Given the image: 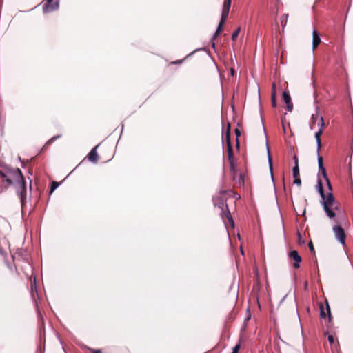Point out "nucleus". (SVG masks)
I'll list each match as a JSON object with an SVG mask.
<instances>
[{
    "instance_id": "obj_32",
    "label": "nucleus",
    "mask_w": 353,
    "mask_h": 353,
    "mask_svg": "<svg viewBox=\"0 0 353 353\" xmlns=\"http://www.w3.org/2000/svg\"><path fill=\"white\" fill-rule=\"evenodd\" d=\"M327 339H328L329 343L331 345L334 344V336L332 335H328Z\"/></svg>"
},
{
    "instance_id": "obj_34",
    "label": "nucleus",
    "mask_w": 353,
    "mask_h": 353,
    "mask_svg": "<svg viewBox=\"0 0 353 353\" xmlns=\"http://www.w3.org/2000/svg\"><path fill=\"white\" fill-rule=\"evenodd\" d=\"M308 246H309L310 250L312 252H314V245H313V243L312 241H310Z\"/></svg>"
},
{
    "instance_id": "obj_36",
    "label": "nucleus",
    "mask_w": 353,
    "mask_h": 353,
    "mask_svg": "<svg viewBox=\"0 0 353 353\" xmlns=\"http://www.w3.org/2000/svg\"><path fill=\"white\" fill-rule=\"evenodd\" d=\"M272 93H275L276 94V84H275V83H272Z\"/></svg>"
},
{
    "instance_id": "obj_8",
    "label": "nucleus",
    "mask_w": 353,
    "mask_h": 353,
    "mask_svg": "<svg viewBox=\"0 0 353 353\" xmlns=\"http://www.w3.org/2000/svg\"><path fill=\"white\" fill-rule=\"evenodd\" d=\"M231 7V0H224L221 17L219 22L225 23Z\"/></svg>"
},
{
    "instance_id": "obj_38",
    "label": "nucleus",
    "mask_w": 353,
    "mask_h": 353,
    "mask_svg": "<svg viewBox=\"0 0 353 353\" xmlns=\"http://www.w3.org/2000/svg\"><path fill=\"white\" fill-rule=\"evenodd\" d=\"M182 60H179L177 61H175V62H173L174 64H179V63H182Z\"/></svg>"
},
{
    "instance_id": "obj_12",
    "label": "nucleus",
    "mask_w": 353,
    "mask_h": 353,
    "mask_svg": "<svg viewBox=\"0 0 353 353\" xmlns=\"http://www.w3.org/2000/svg\"><path fill=\"white\" fill-rule=\"evenodd\" d=\"M289 256L291 259L295 262L293 264L294 268H299L300 267L299 263L301 262V257L296 250H292L289 253Z\"/></svg>"
},
{
    "instance_id": "obj_24",
    "label": "nucleus",
    "mask_w": 353,
    "mask_h": 353,
    "mask_svg": "<svg viewBox=\"0 0 353 353\" xmlns=\"http://www.w3.org/2000/svg\"><path fill=\"white\" fill-rule=\"evenodd\" d=\"M325 122L323 117H320L319 118V122L318 123V126L319 127V130H322L323 131V129L325 128Z\"/></svg>"
},
{
    "instance_id": "obj_27",
    "label": "nucleus",
    "mask_w": 353,
    "mask_h": 353,
    "mask_svg": "<svg viewBox=\"0 0 353 353\" xmlns=\"http://www.w3.org/2000/svg\"><path fill=\"white\" fill-rule=\"evenodd\" d=\"M321 116H319V114H313L312 117V122L313 124L316 123H319V118H320Z\"/></svg>"
},
{
    "instance_id": "obj_10",
    "label": "nucleus",
    "mask_w": 353,
    "mask_h": 353,
    "mask_svg": "<svg viewBox=\"0 0 353 353\" xmlns=\"http://www.w3.org/2000/svg\"><path fill=\"white\" fill-rule=\"evenodd\" d=\"M100 146V145H96L94 148H93L91 151L88 153L87 155V158L89 161L97 163L99 159V157L97 154V150Z\"/></svg>"
},
{
    "instance_id": "obj_4",
    "label": "nucleus",
    "mask_w": 353,
    "mask_h": 353,
    "mask_svg": "<svg viewBox=\"0 0 353 353\" xmlns=\"http://www.w3.org/2000/svg\"><path fill=\"white\" fill-rule=\"evenodd\" d=\"M225 139L227 144V152H228V158L229 161H232L234 160L232 146L230 141V124L228 123L227 129L225 132Z\"/></svg>"
},
{
    "instance_id": "obj_29",
    "label": "nucleus",
    "mask_w": 353,
    "mask_h": 353,
    "mask_svg": "<svg viewBox=\"0 0 353 353\" xmlns=\"http://www.w3.org/2000/svg\"><path fill=\"white\" fill-rule=\"evenodd\" d=\"M268 161H269V164H270V170H272V157L270 156V151H269L268 148Z\"/></svg>"
},
{
    "instance_id": "obj_30",
    "label": "nucleus",
    "mask_w": 353,
    "mask_h": 353,
    "mask_svg": "<svg viewBox=\"0 0 353 353\" xmlns=\"http://www.w3.org/2000/svg\"><path fill=\"white\" fill-rule=\"evenodd\" d=\"M294 183L300 186L301 185V180L300 177L294 178Z\"/></svg>"
},
{
    "instance_id": "obj_7",
    "label": "nucleus",
    "mask_w": 353,
    "mask_h": 353,
    "mask_svg": "<svg viewBox=\"0 0 353 353\" xmlns=\"http://www.w3.org/2000/svg\"><path fill=\"white\" fill-rule=\"evenodd\" d=\"M333 232L336 239L343 245L345 243L346 235L343 228L340 225H335L333 227Z\"/></svg>"
},
{
    "instance_id": "obj_5",
    "label": "nucleus",
    "mask_w": 353,
    "mask_h": 353,
    "mask_svg": "<svg viewBox=\"0 0 353 353\" xmlns=\"http://www.w3.org/2000/svg\"><path fill=\"white\" fill-rule=\"evenodd\" d=\"M15 185L17 187V192L19 196L21 199V203H23L24 199H26V181L24 179V176H22V180H19L17 181Z\"/></svg>"
},
{
    "instance_id": "obj_26",
    "label": "nucleus",
    "mask_w": 353,
    "mask_h": 353,
    "mask_svg": "<svg viewBox=\"0 0 353 353\" xmlns=\"http://www.w3.org/2000/svg\"><path fill=\"white\" fill-rule=\"evenodd\" d=\"M59 183L58 182L53 181L51 183L50 194H51L59 186Z\"/></svg>"
},
{
    "instance_id": "obj_11",
    "label": "nucleus",
    "mask_w": 353,
    "mask_h": 353,
    "mask_svg": "<svg viewBox=\"0 0 353 353\" xmlns=\"http://www.w3.org/2000/svg\"><path fill=\"white\" fill-rule=\"evenodd\" d=\"M283 99L286 104V110L289 112H292L293 110V103L288 91L285 90L283 92Z\"/></svg>"
},
{
    "instance_id": "obj_1",
    "label": "nucleus",
    "mask_w": 353,
    "mask_h": 353,
    "mask_svg": "<svg viewBox=\"0 0 353 353\" xmlns=\"http://www.w3.org/2000/svg\"><path fill=\"white\" fill-rule=\"evenodd\" d=\"M23 174L19 168L6 167L0 170V178L2 182L6 183V188L15 184L17 181L22 180Z\"/></svg>"
},
{
    "instance_id": "obj_3",
    "label": "nucleus",
    "mask_w": 353,
    "mask_h": 353,
    "mask_svg": "<svg viewBox=\"0 0 353 353\" xmlns=\"http://www.w3.org/2000/svg\"><path fill=\"white\" fill-rule=\"evenodd\" d=\"M323 206L324 211L330 219H333L336 216L334 210H338L337 206H334L335 199L332 192H330L327 196L325 195V199H323Z\"/></svg>"
},
{
    "instance_id": "obj_2",
    "label": "nucleus",
    "mask_w": 353,
    "mask_h": 353,
    "mask_svg": "<svg viewBox=\"0 0 353 353\" xmlns=\"http://www.w3.org/2000/svg\"><path fill=\"white\" fill-rule=\"evenodd\" d=\"M225 192H221L220 196H216L214 198V204L215 206L219 207L221 210V216H225L230 223L234 224V221L232 220V216L230 214V212L229 211L228 205L226 203V199L225 198Z\"/></svg>"
},
{
    "instance_id": "obj_13",
    "label": "nucleus",
    "mask_w": 353,
    "mask_h": 353,
    "mask_svg": "<svg viewBox=\"0 0 353 353\" xmlns=\"http://www.w3.org/2000/svg\"><path fill=\"white\" fill-rule=\"evenodd\" d=\"M318 164L319 168V172L323 175L325 179H327L328 177L326 174V170L323 166V159L321 156L318 157Z\"/></svg>"
},
{
    "instance_id": "obj_6",
    "label": "nucleus",
    "mask_w": 353,
    "mask_h": 353,
    "mask_svg": "<svg viewBox=\"0 0 353 353\" xmlns=\"http://www.w3.org/2000/svg\"><path fill=\"white\" fill-rule=\"evenodd\" d=\"M44 1L43 10L46 13L57 10L59 8V0H44Z\"/></svg>"
},
{
    "instance_id": "obj_15",
    "label": "nucleus",
    "mask_w": 353,
    "mask_h": 353,
    "mask_svg": "<svg viewBox=\"0 0 353 353\" xmlns=\"http://www.w3.org/2000/svg\"><path fill=\"white\" fill-rule=\"evenodd\" d=\"M294 166L293 167V169H292L293 177L294 178L300 177L299 168V159H298L297 156L295 155L294 157Z\"/></svg>"
},
{
    "instance_id": "obj_14",
    "label": "nucleus",
    "mask_w": 353,
    "mask_h": 353,
    "mask_svg": "<svg viewBox=\"0 0 353 353\" xmlns=\"http://www.w3.org/2000/svg\"><path fill=\"white\" fill-rule=\"evenodd\" d=\"M312 36H313L312 49L315 50L318 47L319 43H321V38L316 30H314L313 31Z\"/></svg>"
},
{
    "instance_id": "obj_31",
    "label": "nucleus",
    "mask_w": 353,
    "mask_h": 353,
    "mask_svg": "<svg viewBox=\"0 0 353 353\" xmlns=\"http://www.w3.org/2000/svg\"><path fill=\"white\" fill-rule=\"evenodd\" d=\"M240 349V344H237L236 345L234 348L232 349V352L233 353H238L239 352V350Z\"/></svg>"
},
{
    "instance_id": "obj_28",
    "label": "nucleus",
    "mask_w": 353,
    "mask_h": 353,
    "mask_svg": "<svg viewBox=\"0 0 353 353\" xmlns=\"http://www.w3.org/2000/svg\"><path fill=\"white\" fill-rule=\"evenodd\" d=\"M235 134L236 136V147H239V142L238 138H239V137L241 136V131H240L239 129H238V128L235 129Z\"/></svg>"
},
{
    "instance_id": "obj_35",
    "label": "nucleus",
    "mask_w": 353,
    "mask_h": 353,
    "mask_svg": "<svg viewBox=\"0 0 353 353\" xmlns=\"http://www.w3.org/2000/svg\"><path fill=\"white\" fill-rule=\"evenodd\" d=\"M90 350L92 352V353H102L100 350L90 348Z\"/></svg>"
},
{
    "instance_id": "obj_21",
    "label": "nucleus",
    "mask_w": 353,
    "mask_h": 353,
    "mask_svg": "<svg viewBox=\"0 0 353 353\" xmlns=\"http://www.w3.org/2000/svg\"><path fill=\"white\" fill-rule=\"evenodd\" d=\"M224 23L219 22L217 29L214 34V39H216L218 35L223 31Z\"/></svg>"
},
{
    "instance_id": "obj_22",
    "label": "nucleus",
    "mask_w": 353,
    "mask_h": 353,
    "mask_svg": "<svg viewBox=\"0 0 353 353\" xmlns=\"http://www.w3.org/2000/svg\"><path fill=\"white\" fill-rule=\"evenodd\" d=\"M60 137V135H57V136H54L52 137L51 139H50L45 144V145L43 146V148H46L47 146H48L50 144H51L52 143H53L56 139H57L58 138Z\"/></svg>"
},
{
    "instance_id": "obj_25",
    "label": "nucleus",
    "mask_w": 353,
    "mask_h": 353,
    "mask_svg": "<svg viewBox=\"0 0 353 353\" xmlns=\"http://www.w3.org/2000/svg\"><path fill=\"white\" fill-rule=\"evenodd\" d=\"M271 102L272 105L275 108L276 106V97L275 93L271 94Z\"/></svg>"
},
{
    "instance_id": "obj_23",
    "label": "nucleus",
    "mask_w": 353,
    "mask_h": 353,
    "mask_svg": "<svg viewBox=\"0 0 353 353\" xmlns=\"http://www.w3.org/2000/svg\"><path fill=\"white\" fill-rule=\"evenodd\" d=\"M240 30H241V28L239 27L232 34V41H236V39H237L238 36H239V34L240 32Z\"/></svg>"
},
{
    "instance_id": "obj_37",
    "label": "nucleus",
    "mask_w": 353,
    "mask_h": 353,
    "mask_svg": "<svg viewBox=\"0 0 353 353\" xmlns=\"http://www.w3.org/2000/svg\"><path fill=\"white\" fill-rule=\"evenodd\" d=\"M230 74H231V75H232V76H234V74H235V70H234V68H231V69H230Z\"/></svg>"
},
{
    "instance_id": "obj_33",
    "label": "nucleus",
    "mask_w": 353,
    "mask_h": 353,
    "mask_svg": "<svg viewBox=\"0 0 353 353\" xmlns=\"http://www.w3.org/2000/svg\"><path fill=\"white\" fill-rule=\"evenodd\" d=\"M325 180L326 181V183L327 185V188L329 189V190L332 191V184L330 183V179L327 178V179H325Z\"/></svg>"
},
{
    "instance_id": "obj_16",
    "label": "nucleus",
    "mask_w": 353,
    "mask_h": 353,
    "mask_svg": "<svg viewBox=\"0 0 353 353\" xmlns=\"http://www.w3.org/2000/svg\"><path fill=\"white\" fill-rule=\"evenodd\" d=\"M230 163V170L232 175L233 180H236V174H237L238 171L235 166L234 160L232 161H229Z\"/></svg>"
},
{
    "instance_id": "obj_17",
    "label": "nucleus",
    "mask_w": 353,
    "mask_h": 353,
    "mask_svg": "<svg viewBox=\"0 0 353 353\" xmlns=\"http://www.w3.org/2000/svg\"><path fill=\"white\" fill-rule=\"evenodd\" d=\"M233 181L235 183V185H238L239 187L244 185V179L241 174L237 173V174H236V180Z\"/></svg>"
},
{
    "instance_id": "obj_20",
    "label": "nucleus",
    "mask_w": 353,
    "mask_h": 353,
    "mask_svg": "<svg viewBox=\"0 0 353 353\" xmlns=\"http://www.w3.org/2000/svg\"><path fill=\"white\" fill-rule=\"evenodd\" d=\"M288 19V14H283L280 19L281 24L283 28V30L284 29V28L285 27V26L287 24Z\"/></svg>"
},
{
    "instance_id": "obj_18",
    "label": "nucleus",
    "mask_w": 353,
    "mask_h": 353,
    "mask_svg": "<svg viewBox=\"0 0 353 353\" xmlns=\"http://www.w3.org/2000/svg\"><path fill=\"white\" fill-rule=\"evenodd\" d=\"M323 134L322 130H319L318 132L315 133V139L317 143V150L319 151L321 147V136Z\"/></svg>"
},
{
    "instance_id": "obj_9",
    "label": "nucleus",
    "mask_w": 353,
    "mask_h": 353,
    "mask_svg": "<svg viewBox=\"0 0 353 353\" xmlns=\"http://www.w3.org/2000/svg\"><path fill=\"white\" fill-rule=\"evenodd\" d=\"M319 309H320V317L321 319H325L327 316L328 321H329V323H331L332 321V316L331 314L330 307L328 304V302L326 301L327 313L325 312L324 306H323V303L319 304Z\"/></svg>"
},
{
    "instance_id": "obj_19",
    "label": "nucleus",
    "mask_w": 353,
    "mask_h": 353,
    "mask_svg": "<svg viewBox=\"0 0 353 353\" xmlns=\"http://www.w3.org/2000/svg\"><path fill=\"white\" fill-rule=\"evenodd\" d=\"M317 187H318V191H319L321 198L325 199V193H324L323 188V183L321 179L318 180Z\"/></svg>"
}]
</instances>
